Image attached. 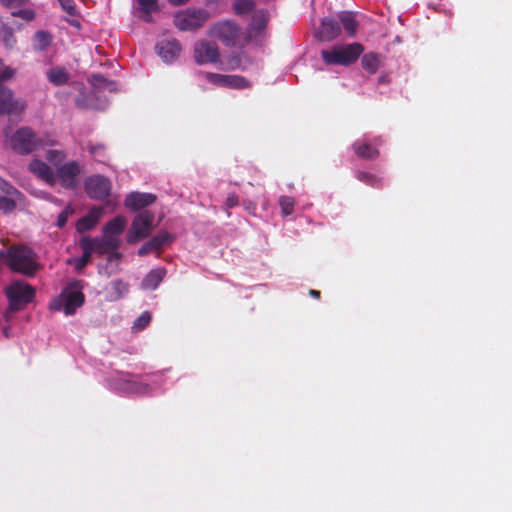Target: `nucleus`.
Here are the masks:
<instances>
[{"mask_svg": "<svg viewBox=\"0 0 512 512\" xmlns=\"http://www.w3.org/2000/svg\"><path fill=\"white\" fill-rule=\"evenodd\" d=\"M0 258L11 270L32 276L38 270L35 253L26 246H12L7 251H0Z\"/></svg>", "mask_w": 512, "mask_h": 512, "instance_id": "1", "label": "nucleus"}, {"mask_svg": "<svg viewBox=\"0 0 512 512\" xmlns=\"http://www.w3.org/2000/svg\"><path fill=\"white\" fill-rule=\"evenodd\" d=\"M127 220L123 216H117L103 227L100 238L93 239L96 243L97 253L104 254L115 251L119 245V236L124 231Z\"/></svg>", "mask_w": 512, "mask_h": 512, "instance_id": "2", "label": "nucleus"}, {"mask_svg": "<svg viewBox=\"0 0 512 512\" xmlns=\"http://www.w3.org/2000/svg\"><path fill=\"white\" fill-rule=\"evenodd\" d=\"M363 52V46L359 43L336 45L321 52L322 58L329 65H349L355 62Z\"/></svg>", "mask_w": 512, "mask_h": 512, "instance_id": "3", "label": "nucleus"}, {"mask_svg": "<svg viewBox=\"0 0 512 512\" xmlns=\"http://www.w3.org/2000/svg\"><path fill=\"white\" fill-rule=\"evenodd\" d=\"M47 144L49 143L42 136L28 127L18 129L9 139L10 147L19 154H29Z\"/></svg>", "mask_w": 512, "mask_h": 512, "instance_id": "4", "label": "nucleus"}, {"mask_svg": "<svg viewBox=\"0 0 512 512\" xmlns=\"http://www.w3.org/2000/svg\"><path fill=\"white\" fill-rule=\"evenodd\" d=\"M82 284L75 281L67 286L57 299H55L51 307L54 310H63L66 315H72L76 309L83 305L84 294L81 292Z\"/></svg>", "mask_w": 512, "mask_h": 512, "instance_id": "5", "label": "nucleus"}, {"mask_svg": "<svg viewBox=\"0 0 512 512\" xmlns=\"http://www.w3.org/2000/svg\"><path fill=\"white\" fill-rule=\"evenodd\" d=\"M209 13L202 8H187L175 13L173 23L180 31H195L204 26Z\"/></svg>", "mask_w": 512, "mask_h": 512, "instance_id": "6", "label": "nucleus"}, {"mask_svg": "<svg viewBox=\"0 0 512 512\" xmlns=\"http://www.w3.org/2000/svg\"><path fill=\"white\" fill-rule=\"evenodd\" d=\"M7 296L10 300V305L9 311L4 314L6 320L10 318V313L20 310L24 305L32 301L34 290L30 285L17 281L7 288Z\"/></svg>", "mask_w": 512, "mask_h": 512, "instance_id": "7", "label": "nucleus"}, {"mask_svg": "<svg viewBox=\"0 0 512 512\" xmlns=\"http://www.w3.org/2000/svg\"><path fill=\"white\" fill-rule=\"evenodd\" d=\"M154 214L148 210L138 213L132 221L127 234V241L135 244L148 237L154 229Z\"/></svg>", "mask_w": 512, "mask_h": 512, "instance_id": "8", "label": "nucleus"}, {"mask_svg": "<svg viewBox=\"0 0 512 512\" xmlns=\"http://www.w3.org/2000/svg\"><path fill=\"white\" fill-rule=\"evenodd\" d=\"M209 35L221 40L227 46H234L240 37V29L234 22L226 20L212 25Z\"/></svg>", "mask_w": 512, "mask_h": 512, "instance_id": "9", "label": "nucleus"}, {"mask_svg": "<svg viewBox=\"0 0 512 512\" xmlns=\"http://www.w3.org/2000/svg\"><path fill=\"white\" fill-rule=\"evenodd\" d=\"M193 58L198 65L216 64L220 59V52L215 43L198 40L193 47Z\"/></svg>", "mask_w": 512, "mask_h": 512, "instance_id": "10", "label": "nucleus"}, {"mask_svg": "<svg viewBox=\"0 0 512 512\" xmlns=\"http://www.w3.org/2000/svg\"><path fill=\"white\" fill-rule=\"evenodd\" d=\"M54 173L56 182L59 181L65 188H74L78 184L81 167L77 161L72 160L62 164Z\"/></svg>", "mask_w": 512, "mask_h": 512, "instance_id": "11", "label": "nucleus"}, {"mask_svg": "<svg viewBox=\"0 0 512 512\" xmlns=\"http://www.w3.org/2000/svg\"><path fill=\"white\" fill-rule=\"evenodd\" d=\"M111 181L102 175H92L85 180V189L91 198L104 199L111 191Z\"/></svg>", "mask_w": 512, "mask_h": 512, "instance_id": "12", "label": "nucleus"}, {"mask_svg": "<svg viewBox=\"0 0 512 512\" xmlns=\"http://www.w3.org/2000/svg\"><path fill=\"white\" fill-rule=\"evenodd\" d=\"M24 108V102L15 99L12 90L0 84V114L16 113Z\"/></svg>", "mask_w": 512, "mask_h": 512, "instance_id": "13", "label": "nucleus"}, {"mask_svg": "<svg viewBox=\"0 0 512 512\" xmlns=\"http://www.w3.org/2000/svg\"><path fill=\"white\" fill-rule=\"evenodd\" d=\"M28 170L49 185L56 183L55 171L44 161L34 158L28 164Z\"/></svg>", "mask_w": 512, "mask_h": 512, "instance_id": "14", "label": "nucleus"}, {"mask_svg": "<svg viewBox=\"0 0 512 512\" xmlns=\"http://www.w3.org/2000/svg\"><path fill=\"white\" fill-rule=\"evenodd\" d=\"M80 245L83 249V255L80 258L68 260V263L73 264L77 270H81L89 262L91 254L97 252L95 241L89 237H83Z\"/></svg>", "mask_w": 512, "mask_h": 512, "instance_id": "15", "label": "nucleus"}, {"mask_svg": "<svg viewBox=\"0 0 512 512\" xmlns=\"http://www.w3.org/2000/svg\"><path fill=\"white\" fill-rule=\"evenodd\" d=\"M340 33V27L333 19L325 18L316 32V36L322 41H331Z\"/></svg>", "mask_w": 512, "mask_h": 512, "instance_id": "16", "label": "nucleus"}, {"mask_svg": "<svg viewBox=\"0 0 512 512\" xmlns=\"http://www.w3.org/2000/svg\"><path fill=\"white\" fill-rule=\"evenodd\" d=\"M155 199L153 194L134 192L127 195L125 205L133 210H138L152 204Z\"/></svg>", "mask_w": 512, "mask_h": 512, "instance_id": "17", "label": "nucleus"}, {"mask_svg": "<svg viewBox=\"0 0 512 512\" xmlns=\"http://www.w3.org/2000/svg\"><path fill=\"white\" fill-rule=\"evenodd\" d=\"M135 14L140 19L150 22L151 14L158 10V0H134Z\"/></svg>", "mask_w": 512, "mask_h": 512, "instance_id": "18", "label": "nucleus"}, {"mask_svg": "<svg viewBox=\"0 0 512 512\" xmlns=\"http://www.w3.org/2000/svg\"><path fill=\"white\" fill-rule=\"evenodd\" d=\"M180 52L181 46L176 41H166L158 45V54L166 63L176 60Z\"/></svg>", "mask_w": 512, "mask_h": 512, "instance_id": "19", "label": "nucleus"}, {"mask_svg": "<svg viewBox=\"0 0 512 512\" xmlns=\"http://www.w3.org/2000/svg\"><path fill=\"white\" fill-rule=\"evenodd\" d=\"M268 22V16L264 11H256L253 14L252 22L248 29L249 38L257 37L265 29Z\"/></svg>", "mask_w": 512, "mask_h": 512, "instance_id": "20", "label": "nucleus"}, {"mask_svg": "<svg viewBox=\"0 0 512 512\" xmlns=\"http://www.w3.org/2000/svg\"><path fill=\"white\" fill-rule=\"evenodd\" d=\"M166 275L164 268H157L150 271L142 281V287L146 290H154L161 283Z\"/></svg>", "mask_w": 512, "mask_h": 512, "instance_id": "21", "label": "nucleus"}, {"mask_svg": "<svg viewBox=\"0 0 512 512\" xmlns=\"http://www.w3.org/2000/svg\"><path fill=\"white\" fill-rule=\"evenodd\" d=\"M50 83L60 86L67 83L70 79L69 72L63 67H53L46 72Z\"/></svg>", "mask_w": 512, "mask_h": 512, "instance_id": "22", "label": "nucleus"}, {"mask_svg": "<svg viewBox=\"0 0 512 512\" xmlns=\"http://www.w3.org/2000/svg\"><path fill=\"white\" fill-rule=\"evenodd\" d=\"M52 35L46 31H37L33 37V49L36 51H46L52 43Z\"/></svg>", "mask_w": 512, "mask_h": 512, "instance_id": "23", "label": "nucleus"}, {"mask_svg": "<svg viewBox=\"0 0 512 512\" xmlns=\"http://www.w3.org/2000/svg\"><path fill=\"white\" fill-rule=\"evenodd\" d=\"M46 160L55 168V171L65 163L66 153L58 149H48L45 152Z\"/></svg>", "mask_w": 512, "mask_h": 512, "instance_id": "24", "label": "nucleus"}, {"mask_svg": "<svg viewBox=\"0 0 512 512\" xmlns=\"http://www.w3.org/2000/svg\"><path fill=\"white\" fill-rule=\"evenodd\" d=\"M100 211H94L90 213L89 215L81 218L77 222V230L79 232H85L87 230H90L99 220L100 217Z\"/></svg>", "mask_w": 512, "mask_h": 512, "instance_id": "25", "label": "nucleus"}, {"mask_svg": "<svg viewBox=\"0 0 512 512\" xmlns=\"http://www.w3.org/2000/svg\"><path fill=\"white\" fill-rule=\"evenodd\" d=\"M361 64L366 71L373 74L380 65V58L374 53H368L362 57Z\"/></svg>", "mask_w": 512, "mask_h": 512, "instance_id": "26", "label": "nucleus"}, {"mask_svg": "<svg viewBox=\"0 0 512 512\" xmlns=\"http://www.w3.org/2000/svg\"><path fill=\"white\" fill-rule=\"evenodd\" d=\"M86 150L90 155L97 161H105L106 159V147L101 143H87Z\"/></svg>", "mask_w": 512, "mask_h": 512, "instance_id": "27", "label": "nucleus"}, {"mask_svg": "<svg viewBox=\"0 0 512 512\" xmlns=\"http://www.w3.org/2000/svg\"><path fill=\"white\" fill-rule=\"evenodd\" d=\"M354 150L359 157L365 159H373L378 155L377 150L372 149L367 143L356 142L354 144Z\"/></svg>", "mask_w": 512, "mask_h": 512, "instance_id": "28", "label": "nucleus"}, {"mask_svg": "<svg viewBox=\"0 0 512 512\" xmlns=\"http://www.w3.org/2000/svg\"><path fill=\"white\" fill-rule=\"evenodd\" d=\"M232 89H242L248 87V82L241 76L225 75V86Z\"/></svg>", "mask_w": 512, "mask_h": 512, "instance_id": "29", "label": "nucleus"}, {"mask_svg": "<svg viewBox=\"0 0 512 512\" xmlns=\"http://www.w3.org/2000/svg\"><path fill=\"white\" fill-rule=\"evenodd\" d=\"M340 21H341L344 29L348 33L354 34L356 32L357 23H356L354 16L351 13H343L340 16Z\"/></svg>", "mask_w": 512, "mask_h": 512, "instance_id": "30", "label": "nucleus"}, {"mask_svg": "<svg viewBox=\"0 0 512 512\" xmlns=\"http://www.w3.org/2000/svg\"><path fill=\"white\" fill-rule=\"evenodd\" d=\"M151 321V314L148 311L143 312L133 323L134 331H141L146 328Z\"/></svg>", "mask_w": 512, "mask_h": 512, "instance_id": "31", "label": "nucleus"}, {"mask_svg": "<svg viewBox=\"0 0 512 512\" xmlns=\"http://www.w3.org/2000/svg\"><path fill=\"white\" fill-rule=\"evenodd\" d=\"M254 3L250 0H236L234 3V10L236 14H245L251 11Z\"/></svg>", "mask_w": 512, "mask_h": 512, "instance_id": "32", "label": "nucleus"}, {"mask_svg": "<svg viewBox=\"0 0 512 512\" xmlns=\"http://www.w3.org/2000/svg\"><path fill=\"white\" fill-rule=\"evenodd\" d=\"M280 206L284 215H290L293 212L294 200L291 197L283 196L280 198Z\"/></svg>", "mask_w": 512, "mask_h": 512, "instance_id": "33", "label": "nucleus"}, {"mask_svg": "<svg viewBox=\"0 0 512 512\" xmlns=\"http://www.w3.org/2000/svg\"><path fill=\"white\" fill-rule=\"evenodd\" d=\"M205 78L208 82L211 84L218 86V87H224L225 86V75L223 74H217V73H205Z\"/></svg>", "mask_w": 512, "mask_h": 512, "instance_id": "34", "label": "nucleus"}, {"mask_svg": "<svg viewBox=\"0 0 512 512\" xmlns=\"http://www.w3.org/2000/svg\"><path fill=\"white\" fill-rule=\"evenodd\" d=\"M0 190L9 196H20V193L12 187L7 181L0 177Z\"/></svg>", "mask_w": 512, "mask_h": 512, "instance_id": "35", "label": "nucleus"}, {"mask_svg": "<svg viewBox=\"0 0 512 512\" xmlns=\"http://www.w3.org/2000/svg\"><path fill=\"white\" fill-rule=\"evenodd\" d=\"M15 208V201L10 198L1 197L0 198V211L10 212Z\"/></svg>", "mask_w": 512, "mask_h": 512, "instance_id": "36", "label": "nucleus"}, {"mask_svg": "<svg viewBox=\"0 0 512 512\" xmlns=\"http://www.w3.org/2000/svg\"><path fill=\"white\" fill-rule=\"evenodd\" d=\"M14 16L21 17L22 19L26 21H31L35 17V13L31 9H20L18 11L12 12Z\"/></svg>", "mask_w": 512, "mask_h": 512, "instance_id": "37", "label": "nucleus"}, {"mask_svg": "<svg viewBox=\"0 0 512 512\" xmlns=\"http://www.w3.org/2000/svg\"><path fill=\"white\" fill-rule=\"evenodd\" d=\"M72 213H73L72 208L70 206L66 207L58 216V220H57L58 227H63L66 224V221H67L69 215H71Z\"/></svg>", "mask_w": 512, "mask_h": 512, "instance_id": "38", "label": "nucleus"}, {"mask_svg": "<svg viewBox=\"0 0 512 512\" xmlns=\"http://www.w3.org/2000/svg\"><path fill=\"white\" fill-rule=\"evenodd\" d=\"M61 7L64 11H66L70 15H74L76 13L75 5L73 0H58Z\"/></svg>", "mask_w": 512, "mask_h": 512, "instance_id": "39", "label": "nucleus"}, {"mask_svg": "<svg viewBox=\"0 0 512 512\" xmlns=\"http://www.w3.org/2000/svg\"><path fill=\"white\" fill-rule=\"evenodd\" d=\"M113 287L118 297H122L128 292V285L122 281H115Z\"/></svg>", "mask_w": 512, "mask_h": 512, "instance_id": "40", "label": "nucleus"}, {"mask_svg": "<svg viewBox=\"0 0 512 512\" xmlns=\"http://www.w3.org/2000/svg\"><path fill=\"white\" fill-rule=\"evenodd\" d=\"M241 67L240 58L238 56H232L226 61V68L235 70Z\"/></svg>", "mask_w": 512, "mask_h": 512, "instance_id": "41", "label": "nucleus"}, {"mask_svg": "<svg viewBox=\"0 0 512 512\" xmlns=\"http://www.w3.org/2000/svg\"><path fill=\"white\" fill-rule=\"evenodd\" d=\"M0 3L6 7L13 8L21 6L24 0H0Z\"/></svg>", "mask_w": 512, "mask_h": 512, "instance_id": "42", "label": "nucleus"}, {"mask_svg": "<svg viewBox=\"0 0 512 512\" xmlns=\"http://www.w3.org/2000/svg\"><path fill=\"white\" fill-rule=\"evenodd\" d=\"M170 238L171 236L167 232H162L159 235L155 236V239H158L161 246L169 242Z\"/></svg>", "mask_w": 512, "mask_h": 512, "instance_id": "43", "label": "nucleus"}, {"mask_svg": "<svg viewBox=\"0 0 512 512\" xmlns=\"http://www.w3.org/2000/svg\"><path fill=\"white\" fill-rule=\"evenodd\" d=\"M154 251V248L153 246L151 245L150 241L145 243L139 250H138V254L139 255H146L150 252Z\"/></svg>", "mask_w": 512, "mask_h": 512, "instance_id": "44", "label": "nucleus"}, {"mask_svg": "<svg viewBox=\"0 0 512 512\" xmlns=\"http://www.w3.org/2000/svg\"><path fill=\"white\" fill-rule=\"evenodd\" d=\"M238 203V197L236 195H230L227 198L226 204L228 207H234Z\"/></svg>", "mask_w": 512, "mask_h": 512, "instance_id": "45", "label": "nucleus"}, {"mask_svg": "<svg viewBox=\"0 0 512 512\" xmlns=\"http://www.w3.org/2000/svg\"><path fill=\"white\" fill-rule=\"evenodd\" d=\"M120 257H121V254L120 253H117V252H113L110 254L109 258H108V261L110 263H113L115 262L116 264H118L119 260H120Z\"/></svg>", "mask_w": 512, "mask_h": 512, "instance_id": "46", "label": "nucleus"}, {"mask_svg": "<svg viewBox=\"0 0 512 512\" xmlns=\"http://www.w3.org/2000/svg\"><path fill=\"white\" fill-rule=\"evenodd\" d=\"M146 390H147V386L142 385V384H136L133 391L135 393H145Z\"/></svg>", "mask_w": 512, "mask_h": 512, "instance_id": "47", "label": "nucleus"}, {"mask_svg": "<svg viewBox=\"0 0 512 512\" xmlns=\"http://www.w3.org/2000/svg\"><path fill=\"white\" fill-rule=\"evenodd\" d=\"M171 5L173 6H180V5H184L186 4L187 2H189L190 0H167Z\"/></svg>", "mask_w": 512, "mask_h": 512, "instance_id": "48", "label": "nucleus"}, {"mask_svg": "<svg viewBox=\"0 0 512 512\" xmlns=\"http://www.w3.org/2000/svg\"><path fill=\"white\" fill-rule=\"evenodd\" d=\"M150 243L153 246L154 250H157L158 248L161 247L158 239H155V237L150 240Z\"/></svg>", "mask_w": 512, "mask_h": 512, "instance_id": "49", "label": "nucleus"}, {"mask_svg": "<svg viewBox=\"0 0 512 512\" xmlns=\"http://www.w3.org/2000/svg\"><path fill=\"white\" fill-rule=\"evenodd\" d=\"M7 45L9 46H13L15 44V39L13 38V36L10 34L6 39H5Z\"/></svg>", "mask_w": 512, "mask_h": 512, "instance_id": "50", "label": "nucleus"}, {"mask_svg": "<svg viewBox=\"0 0 512 512\" xmlns=\"http://www.w3.org/2000/svg\"><path fill=\"white\" fill-rule=\"evenodd\" d=\"M359 178H360L361 180H365V181H366V179L371 178V177H370V176H368V175H366L365 173H360V174H359Z\"/></svg>", "mask_w": 512, "mask_h": 512, "instance_id": "51", "label": "nucleus"}, {"mask_svg": "<svg viewBox=\"0 0 512 512\" xmlns=\"http://www.w3.org/2000/svg\"><path fill=\"white\" fill-rule=\"evenodd\" d=\"M310 295H312L314 297H319L320 293L317 290H310Z\"/></svg>", "mask_w": 512, "mask_h": 512, "instance_id": "52", "label": "nucleus"}, {"mask_svg": "<svg viewBox=\"0 0 512 512\" xmlns=\"http://www.w3.org/2000/svg\"><path fill=\"white\" fill-rule=\"evenodd\" d=\"M221 0H206L207 3L209 4H216V3H219Z\"/></svg>", "mask_w": 512, "mask_h": 512, "instance_id": "53", "label": "nucleus"}, {"mask_svg": "<svg viewBox=\"0 0 512 512\" xmlns=\"http://www.w3.org/2000/svg\"><path fill=\"white\" fill-rule=\"evenodd\" d=\"M4 334H5V336L8 337V330H7V328L4 329Z\"/></svg>", "mask_w": 512, "mask_h": 512, "instance_id": "54", "label": "nucleus"}]
</instances>
